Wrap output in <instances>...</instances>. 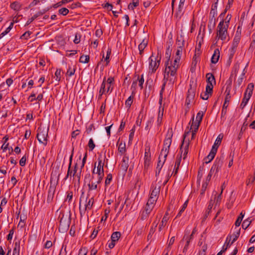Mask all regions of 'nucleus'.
<instances>
[{
  "mask_svg": "<svg viewBox=\"0 0 255 255\" xmlns=\"http://www.w3.org/2000/svg\"><path fill=\"white\" fill-rule=\"evenodd\" d=\"M228 25H224V20L222 19L217 26L216 39L225 40L228 35Z\"/></svg>",
  "mask_w": 255,
  "mask_h": 255,
  "instance_id": "nucleus-2",
  "label": "nucleus"
},
{
  "mask_svg": "<svg viewBox=\"0 0 255 255\" xmlns=\"http://www.w3.org/2000/svg\"><path fill=\"white\" fill-rule=\"evenodd\" d=\"M67 198L66 200L68 201L69 203H71L72 198H73V192L72 191H68L67 192Z\"/></svg>",
  "mask_w": 255,
  "mask_h": 255,
  "instance_id": "nucleus-55",
  "label": "nucleus"
},
{
  "mask_svg": "<svg viewBox=\"0 0 255 255\" xmlns=\"http://www.w3.org/2000/svg\"><path fill=\"white\" fill-rule=\"evenodd\" d=\"M161 107H159V111L158 113V118L157 120V125L160 126L162 120V117L163 115V108H162V112L160 111Z\"/></svg>",
  "mask_w": 255,
  "mask_h": 255,
  "instance_id": "nucleus-39",
  "label": "nucleus"
},
{
  "mask_svg": "<svg viewBox=\"0 0 255 255\" xmlns=\"http://www.w3.org/2000/svg\"><path fill=\"white\" fill-rule=\"evenodd\" d=\"M223 163V159L221 158H216L213 165L211 167L209 174H211L212 175L214 172L215 173L218 172L220 170Z\"/></svg>",
  "mask_w": 255,
  "mask_h": 255,
  "instance_id": "nucleus-11",
  "label": "nucleus"
},
{
  "mask_svg": "<svg viewBox=\"0 0 255 255\" xmlns=\"http://www.w3.org/2000/svg\"><path fill=\"white\" fill-rule=\"evenodd\" d=\"M220 57V51L219 49H216L214 50V54L211 58V62L216 64L218 62Z\"/></svg>",
  "mask_w": 255,
  "mask_h": 255,
  "instance_id": "nucleus-21",
  "label": "nucleus"
},
{
  "mask_svg": "<svg viewBox=\"0 0 255 255\" xmlns=\"http://www.w3.org/2000/svg\"><path fill=\"white\" fill-rule=\"evenodd\" d=\"M177 42H181V43L178 44V48L176 52V58H179L180 59L182 53L183 47L184 45V40L183 39V37L182 36H181L179 38L178 37L177 38Z\"/></svg>",
  "mask_w": 255,
  "mask_h": 255,
  "instance_id": "nucleus-12",
  "label": "nucleus"
},
{
  "mask_svg": "<svg viewBox=\"0 0 255 255\" xmlns=\"http://www.w3.org/2000/svg\"><path fill=\"white\" fill-rule=\"evenodd\" d=\"M59 13L63 15H66L69 12V9L65 7H62L59 9Z\"/></svg>",
  "mask_w": 255,
  "mask_h": 255,
  "instance_id": "nucleus-51",
  "label": "nucleus"
},
{
  "mask_svg": "<svg viewBox=\"0 0 255 255\" xmlns=\"http://www.w3.org/2000/svg\"><path fill=\"white\" fill-rule=\"evenodd\" d=\"M98 165L96 170V174H98L99 177V182H101L104 176V162H103L102 155H100L98 158Z\"/></svg>",
  "mask_w": 255,
  "mask_h": 255,
  "instance_id": "nucleus-8",
  "label": "nucleus"
},
{
  "mask_svg": "<svg viewBox=\"0 0 255 255\" xmlns=\"http://www.w3.org/2000/svg\"><path fill=\"white\" fill-rule=\"evenodd\" d=\"M235 229L236 230V231L231 236L233 238V239L231 242V244H233L234 242H235L238 239L240 235L241 228H238L236 227Z\"/></svg>",
  "mask_w": 255,
  "mask_h": 255,
  "instance_id": "nucleus-26",
  "label": "nucleus"
},
{
  "mask_svg": "<svg viewBox=\"0 0 255 255\" xmlns=\"http://www.w3.org/2000/svg\"><path fill=\"white\" fill-rule=\"evenodd\" d=\"M190 133V131L185 132L184 134V139H185V137L189 134ZM184 142V139H183L182 144L180 147V150H182V148H184V153H183V159H185L187 154L188 152V147H189V141H188L185 147H183V144Z\"/></svg>",
  "mask_w": 255,
  "mask_h": 255,
  "instance_id": "nucleus-15",
  "label": "nucleus"
},
{
  "mask_svg": "<svg viewBox=\"0 0 255 255\" xmlns=\"http://www.w3.org/2000/svg\"><path fill=\"white\" fill-rule=\"evenodd\" d=\"M167 156H164V155H161V153H160L159 157H158V161L157 163L156 169L158 170H161L163 165L164 164Z\"/></svg>",
  "mask_w": 255,
  "mask_h": 255,
  "instance_id": "nucleus-20",
  "label": "nucleus"
},
{
  "mask_svg": "<svg viewBox=\"0 0 255 255\" xmlns=\"http://www.w3.org/2000/svg\"><path fill=\"white\" fill-rule=\"evenodd\" d=\"M163 80H164V83L162 86V88H161V89L160 92V99H159V103L160 105L161 104L162 101L163 92L164 90V88H165L166 82L168 81V80H166V79H165V80H164V78H163Z\"/></svg>",
  "mask_w": 255,
  "mask_h": 255,
  "instance_id": "nucleus-42",
  "label": "nucleus"
},
{
  "mask_svg": "<svg viewBox=\"0 0 255 255\" xmlns=\"http://www.w3.org/2000/svg\"><path fill=\"white\" fill-rule=\"evenodd\" d=\"M138 0H132V2L128 4V8L129 9L133 10L134 7L138 5Z\"/></svg>",
  "mask_w": 255,
  "mask_h": 255,
  "instance_id": "nucleus-40",
  "label": "nucleus"
},
{
  "mask_svg": "<svg viewBox=\"0 0 255 255\" xmlns=\"http://www.w3.org/2000/svg\"><path fill=\"white\" fill-rule=\"evenodd\" d=\"M90 60V57L89 55H82L79 59V62L83 63H87L89 62Z\"/></svg>",
  "mask_w": 255,
  "mask_h": 255,
  "instance_id": "nucleus-43",
  "label": "nucleus"
},
{
  "mask_svg": "<svg viewBox=\"0 0 255 255\" xmlns=\"http://www.w3.org/2000/svg\"><path fill=\"white\" fill-rule=\"evenodd\" d=\"M84 192L82 191V194L80 196V201H79V211H80V214L81 217H82L83 215H85L86 212L87 210H91L92 208V206L94 204V198L92 197L91 199H90L88 201H87L88 197L86 198V203L85 205V207L83 209H81V202L82 199L84 198Z\"/></svg>",
  "mask_w": 255,
  "mask_h": 255,
  "instance_id": "nucleus-4",
  "label": "nucleus"
},
{
  "mask_svg": "<svg viewBox=\"0 0 255 255\" xmlns=\"http://www.w3.org/2000/svg\"><path fill=\"white\" fill-rule=\"evenodd\" d=\"M194 119L193 116L192 118V122L191 126V129L197 131L200 125V123L197 122H194Z\"/></svg>",
  "mask_w": 255,
  "mask_h": 255,
  "instance_id": "nucleus-38",
  "label": "nucleus"
},
{
  "mask_svg": "<svg viewBox=\"0 0 255 255\" xmlns=\"http://www.w3.org/2000/svg\"><path fill=\"white\" fill-rule=\"evenodd\" d=\"M252 223V220L250 218H248L247 219L244 221L242 224L243 228L246 229L250 226L251 223Z\"/></svg>",
  "mask_w": 255,
  "mask_h": 255,
  "instance_id": "nucleus-46",
  "label": "nucleus"
},
{
  "mask_svg": "<svg viewBox=\"0 0 255 255\" xmlns=\"http://www.w3.org/2000/svg\"><path fill=\"white\" fill-rule=\"evenodd\" d=\"M251 97H250V96L248 97L247 95V94H244V96L242 100V102L240 105V108L242 109H243L246 107V106L247 105V104L249 100L251 98Z\"/></svg>",
  "mask_w": 255,
  "mask_h": 255,
  "instance_id": "nucleus-33",
  "label": "nucleus"
},
{
  "mask_svg": "<svg viewBox=\"0 0 255 255\" xmlns=\"http://www.w3.org/2000/svg\"><path fill=\"white\" fill-rule=\"evenodd\" d=\"M121 236V233L120 232H115L112 234L111 240L116 242L119 240Z\"/></svg>",
  "mask_w": 255,
  "mask_h": 255,
  "instance_id": "nucleus-37",
  "label": "nucleus"
},
{
  "mask_svg": "<svg viewBox=\"0 0 255 255\" xmlns=\"http://www.w3.org/2000/svg\"><path fill=\"white\" fill-rule=\"evenodd\" d=\"M90 150H93L95 147V144L92 138H90L88 144Z\"/></svg>",
  "mask_w": 255,
  "mask_h": 255,
  "instance_id": "nucleus-56",
  "label": "nucleus"
},
{
  "mask_svg": "<svg viewBox=\"0 0 255 255\" xmlns=\"http://www.w3.org/2000/svg\"><path fill=\"white\" fill-rule=\"evenodd\" d=\"M55 75L56 77V80H57L58 82H59L61 79V70L57 69L55 73Z\"/></svg>",
  "mask_w": 255,
  "mask_h": 255,
  "instance_id": "nucleus-60",
  "label": "nucleus"
},
{
  "mask_svg": "<svg viewBox=\"0 0 255 255\" xmlns=\"http://www.w3.org/2000/svg\"><path fill=\"white\" fill-rule=\"evenodd\" d=\"M156 201H157L156 199H155L153 198H151L149 197V198L146 204H149V205L152 206V207H154V204Z\"/></svg>",
  "mask_w": 255,
  "mask_h": 255,
  "instance_id": "nucleus-61",
  "label": "nucleus"
},
{
  "mask_svg": "<svg viewBox=\"0 0 255 255\" xmlns=\"http://www.w3.org/2000/svg\"><path fill=\"white\" fill-rule=\"evenodd\" d=\"M112 178H113V176H112V174L110 173V174H108L107 178L106 179V180H105L106 186H107L110 184L111 181L112 180Z\"/></svg>",
  "mask_w": 255,
  "mask_h": 255,
  "instance_id": "nucleus-54",
  "label": "nucleus"
},
{
  "mask_svg": "<svg viewBox=\"0 0 255 255\" xmlns=\"http://www.w3.org/2000/svg\"><path fill=\"white\" fill-rule=\"evenodd\" d=\"M126 151V144L125 143H122V142L119 144L118 147V151L121 154H124Z\"/></svg>",
  "mask_w": 255,
  "mask_h": 255,
  "instance_id": "nucleus-45",
  "label": "nucleus"
},
{
  "mask_svg": "<svg viewBox=\"0 0 255 255\" xmlns=\"http://www.w3.org/2000/svg\"><path fill=\"white\" fill-rule=\"evenodd\" d=\"M51 7H47L46 8H44L43 9H42V10L41 11H39L38 12H37L35 14H34L31 18H29L26 22V24L25 25H29L30 23H31L34 20H35L36 18H37L38 16H40V15H43V14H44L45 12H46L47 11H48V10H50V9L51 8Z\"/></svg>",
  "mask_w": 255,
  "mask_h": 255,
  "instance_id": "nucleus-14",
  "label": "nucleus"
},
{
  "mask_svg": "<svg viewBox=\"0 0 255 255\" xmlns=\"http://www.w3.org/2000/svg\"><path fill=\"white\" fill-rule=\"evenodd\" d=\"M239 68H240V64L238 63L235 64L229 78H231L232 79L234 74L235 75V77H236L237 75V74L238 72Z\"/></svg>",
  "mask_w": 255,
  "mask_h": 255,
  "instance_id": "nucleus-35",
  "label": "nucleus"
},
{
  "mask_svg": "<svg viewBox=\"0 0 255 255\" xmlns=\"http://www.w3.org/2000/svg\"><path fill=\"white\" fill-rule=\"evenodd\" d=\"M236 48L231 47V48L229 49V59L228 61V63L229 65H230L231 63L232 62V60L234 57V55L236 51Z\"/></svg>",
  "mask_w": 255,
  "mask_h": 255,
  "instance_id": "nucleus-27",
  "label": "nucleus"
},
{
  "mask_svg": "<svg viewBox=\"0 0 255 255\" xmlns=\"http://www.w3.org/2000/svg\"><path fill=\"white\" fill-rule=\"evenodd\" d=\"M181 155H180L179 158H177L175 163V167H174V170L173 171L172 174H174V175H176L178 172V170L179 168V167L180 164L181 160Z\"/></svg>",
  "mask_w": 255,
  "mask_h": 255,
  "instance_id": "nucleus-30",
  "label": "nucleus"
},
{
  "mask_svg": "<svg viewBox=\"0 0 255 255\" xmlns=\"http://www.w3.org/2000/svg\"><path fill=\"white\" fill-rule=\"evenodd\" d=\"M59 217L60 220L59 230L62 233L65 232L68 230L71 223L70 215L65 216L63 214H62L60 215Z\"/></svg>",
  "mask_w": 255,
  "mask_h": 255,
  "instance_id": "nucleus-3",
  "label": "nucleus"
},
{
  "mask_svg": "<svg viewBox=\"0 0 255 255\" xmlns=\"http://www.w3.org/2000/svg\"><path fill=\"white\" fill-rule=\"evenodd\" d=\"M217 1H216L212 5L211 9L210 12L209 23L210 24L213 23V27H214L216 24V19L215 18V17L217 14Z\"/></svg>",
  "mask_w": 255,
  "mask_h": 255,
  "instance_id": "nucleus-9",
  "label": "nucleus"
},
{
  "mask_svg": "<svg viewBox=\"0 0 255 255\" xmlns=\"http://www.w3.org/2000/svg\"><path fill=\"white\" fill-rule=\"evenodd\" d=\"M147 41L143 39L142 41L138 45V50L139 51H143L147 46Z\"/></svg>",
  "mask_w": 255,
  "mask_h": 255,
  "instance_id": "nucleus-44",
  "label": "nucleus"
},
{
  "mask_svg": "<svg viewBox=\"0 0 255 255\" xmlns=\"http://www.w3.org/2000/svg\"><path fill=\"white\" fill-rule=\"evenodd\" d=\"M220 136H221V135H219L217 137V139H216V140L214 145H213V146L212 147V148L214 147V149H215V151H216V152L217 151V149H218V148L219 146L220 145V144L221 143V141H222V138H223V136L220 137Z\"/></svg>",
  "mask_w": 255,
  "mask_h": 255,
  "instance_id": "nucleus-34",
  "label": "nucleus"
},
{
  "mask_svg": "<svg viewBox=\"0 0 255 255\" xmlns=\"http://www.w3.org/2000/svg\"><path fill=\"white\" fill-rule=\"evenodd\" d=\"M32 32L29 31H26L25 33H24L21 36V39H27L29 38L30 35L31 34Z\"/></svg>",
  "mask_w": 255,
  "mask_h": 255,
  "instance_id": "nucleus-53",
  "label": "nucleus"
},
{
  "mask_svg": "<svg viewBox=\"0 0 255 255\" xmlns=\"http://www.w3.org/2000/svg\"><path fill=\"white\" fill-rule=\"evenodd\" d=\"M160 187H155L152 189L150 195V197L153 198L157 200L159 192H160Z\"/></svg>",
  "mask_w": 255,
  "mask_h": 255,
  "instance_id": "nucleus-22",
  "label": "nucleus"
},
{
  "mask_svg": "<svg viewBox=\"0 0 255 255\" xmlns=\"http://www.w3.org/2000/svg\"><path fill=\"white\" fill-rule=\"evenodd\" d=\"M172 133L169 134V136L168 137H166L164 140L163 147L161 149V151L160 152L161 155L167 156L169 150L170 146L172 142Z\"/></svg>",
  "mask_w": 255,
  "mask_h": 255,
  "instance_id": "nucleus-7",
  "label": "nucleus"
},
{
  "mask_svg": "<svg viewBox=\"0 0 255 255\" xmlns=\"http://www.w3.org/2000/svg\"><path fill=\"white\" fill-rule=\"evenodd\" d=\"M161 60V57L157 56L156 57L153 56V53L149 58V70L151 71V73H155L158 69Z\"/></svg>",
  "mask_w": 255,
  "mask_h": 255,
  "instance_id": "nucleus-5",
  "label": "nucleus"
},
{
  "mask_svg": "<svg viewBox=\"0 0 255 255\" xmlns=\"http://www.w3.org/2000/svg\"><path fill=\"white\" fill-rule=\"evenodd\" d=\"M73 152H74V148L72 150V154L69 158V166H68V171H67V174L65 178V180H66L68 178L69 176H71L72 172L71 171L70 168L71 167L72 157H73Z\"/></svg>",
  "mask_w": 255,
  "mask_h": 255,
  "instance_id": "nucleus-32",
  "label": "nucleus"
},
{
  "mask_svg": "<svg viewBox=\"0 0 255 255\" xmlns=\"http://www.w3.org/2000/svg\"><path fill=\"white\" fill-rule=\"evenodd\" d=\"M81 35L79 33H76L75 34V39L74 40V42L75 44H78L80 42Z\"/></svg>",
  "mask_w": 255,
  "mask_h": 255,
  "instance_id": "nucleus-62",
  "label": "nucleus"
},
{
  "mask_svg": "<svg viewBox=\"0 0 255 255\" xmlns=\"http://www.w3.org/2000/svg\"><path fill=\"white\" fill-rule=\"evenodd\" d=\"M200 52L197 53L196 52H195V54L193 57L191 67L190 68V70L192 72H193V71L195 70L197 63L200 60Z\"/></svg>",
  "mask_w": 255,
  "mask_h": 255,
  "instance_id": "nucleus-16",
  "label": "nucleus"
},
{
  "mask_svg": "<svg viewBox=\"0 0 255 255\" xmlns=\"http://www.w3.org/2000/svg\"><path fill=\"white\" fill-rule=\"evenodd\" d=\"M206 77L207 78V84H213L214 83V84L216 83V80L214 76L213 75V74L211 73H208L206 74Z\"/></svg>",
  "mask_w": 255,
  "mask_h": 255,
  "instance_id": "nucleus-25",
  "label": "nucleus"
},
{
  "mask_svg": "<svg viewBox=\"0 0 255 255\" xmlns=\"http://www.w3.org/2000/svg\"><path fill=\"white\" fill-rule=\"evenodd\" d=\"M88 251L86 248H83L79 250L78 255H86Z\"/></svg>",
  "mask_w": 255,
  "mask_h": 255,
  "instance_id": "nucleus-64",
  "label": "nucleus"
},
{
  "mask_svg": "<svg viewBox=\"0 0 255 255\" xmlns=\"http://www.w3.org/2000/svg\"><path fill=\"white\" fill-rule=\"evenodd\" d=\"M254 88V85L253 83H251L249 84L248 85V87L244 94H247V95L249 97H251L253 94V91Z\"/></svg>",
  "mask_w": 255,
  "mask_h": 255,
  "instance_id": "nucleus-28",
  "label": "nucleus"
},
{
  "mask_svg": "<svg viewBox=\"0 0 255 255\" xmlns=\"http://www.w3.org/2000/svg\"><path fill=\"white\" fill-rule=\"evenodd\" d=\"M187 204H188V200H187V201H186L185 202V203H184V204L182 206V208L180 209V210L178 212V213L177 215V216H176L175 218L179 217H180L181 216L182 213H183V212H184L185 209L186 208L187 206Z\"/></svg>",
  "mask_w": 255,
  "mask_h": 255,
  "instance_id": "nucleus-49",
  "label": "nucleus"
},
{
  "mask_svg": "<svg viewBox=\"0 0 255 255\" xmlns=\"http://www.w3.org/2000/svg\"><path fill=\"white\" fill-rule=\"evenodd\" d=\"M168 57V59L165 63L164 80L166 79V80H169L171 84H173L176 79L175 75L180 59L179 58H175L173 64L169 65L170 56Z\"/></svg>",
  "mask_w": 255,
  "mask_h": 255,
  "instance_id": "nucleus-1",
  "label": "nucleus"
},
{
  "mask_svg": "<svg viewBox=\"0 0 255 255\" xmlns=\"http://www.w3.org/2000/svg\"><path fill=\"white\" fill-rule=\"evenodd\" d=\"M183 8L184 5L179 4L177 10L175 14V16L178 20H179L181 18V16L183 15L184 13Z\"/></svg>",
  "mask_w": 255,
  "mask_h": 255,
  "instance_id": "nucleus-24",
  "label": "nucleus"
},
{
  "mask_svg": "<svg viewBox=\"0 0 255 255\" xmlns=\"http://www.w3.org/2000/svg\"><path fill=\"white\" fill-rule=\"evenodd\" d=\"M216 154V152L215 151V149H214V147L212 148L208 155L204 158L205 163L207 164L210 162L214 159Z\"/></svg>",
  "mask_w": 255,
  "mask_h": 255,
  "instance_id": "nucleus-19",
  "label": "nucleus"
},
{
  "mask_svg": "<svg viewBox=\"0 0 255 255\" xmlns=\"http://www.w3.org/2000/svg\"><path fill=\"white\" fill-rule=\"evenodd\" d=\"M129 158L128 156H124L121 165V168L124 172H126L128 167Z\"/></svg>",
  "mask_w": 255,
  "mask_h": 255,
  "instance_id": "nucleus-18",
  "label": "nucleus"
},
{
  "mask_svg": "<svg viewBox=\"0 0 255 255\" xmlns=\"http://www.w3.org/2000/svg\"><path fill=\"white\" fill-rule=\"evenodd\" d=\"M101 182H99V177L96 182L92 181L91 183H89L88 186L90 190H96L97 188L98 184L100 183Z\"/></svg>",
  "mask_w": 255,
  "mask_h": 255,
  "instance_id": "nucleus-36",
  "label": "nucleus"
},
{
  "mask_svg": "<svg viewBox=\"0 0 255 255\" xmlns=\"http://www.w3.org/2000/svg\"><path fill=\"white\" fill-rule=\"evenodd\" d=\"M75 71V68H72L71 67H69V69H68V70L67 71L66 74L69 76H71L73 75H74Z\"/></svg>",
  "mask_w": 255,
  "mask_h": 255,
  "instance_id": "nucleus-63",
  "label": "nucleus"
},
{
  "mask_svg": "<svg viewBox=\"0 0 255 255\" xmlns=\"http://www.w3.org/2000/svg\"><path fill=\"white\" fill-rule=\"evenodd\" d=\"M37 132L36 137L39 142L44 145H47L48 130L38 128Z\"/></svg>",
  "mask_w": 255,
  "mask_h": 255,
  "instance_id": "nucleus-6",
  "label": "nucleus"
},
{
  "mask_svg": "<svg viewBox=\"0 0 255 255\" xmlns=\"http://www.w3.org/2000/svg\"><path fill=\"white\" fill-rule=\"evenodd\" d=\"M195 95V88H192L190 85V88L189 89L186 99V104L187 105L190 104L191 101L193 100Z\"/></svg>",
  "mask_w": 255,
  "mask_h": 255,
  "instance_id": "nucleus-13",
  "label": "nucleus"
},
{
  "mask_svg": "<svg viewBox=\"0 0 255 255\" xmlns=\"http://www.w3.org/2000/svg\"><path fill=\"white\" fill-rule=\"evenodd\" d=\"M150 164V153L149 152V149L148 151H146L145 150V152L144 153V167L145 169H147L149 166Z\"/></svg>",
  "mask_w": 255,
  "mask_h": 255,
  "instance_id": "nucleus-17",
  "label": "nucleus"
},
{
  "mask_svg": "<svg viewBox=\"0 0 255 255\" xmlns=\"http://www.w3.org/2000/svg\"><path fill=\"white\" fill-rule=\"evenodd\" d=\"M207 249V245L205 244L202 246V250L199 251L198 255H206V251Z\"/></svg>",
  "mask_w": 255,
  "mask_h": 255,
  "instance_id": "nucleus-57",
  "label": "nucleus"
},
{
  "mask_svg": "<svg viewBox=\"0 0 255 255\" xmlns=\"http://www.w3.org/2000/svg\"><path fill=\"white\" fill-rule=\"evenodd\" d=\"M240 40H241L240 33H239L238 32V31H237V32L234 36V39H233L232 47L237 48L238 46V44L240 41Z\"/></svg>",
  "mask_w": 255,
  "mask_h": 255,
  "instance_id": "nucleus-23",
  "label": "nucleus"
},
{
  "mask_svg": "<svg viewBox=\"0 0 255 255\" xmlns=\"http://www.w3.org/2000/svg\"><path fill=\"white\" fill-rule=\"evenodd\" d=\"M133 96H129L126 101L125 105L127 107L130 108L133 102Z\"/></svg>",
  "mask_w": 255,
  "mask_h": 255,
  "instance_id": "nucleus-47",
  "label": "nucleus"
},
{
  "mask_svg": "<svg viewBox=\"0 0 255 255\" xmlns=\"http://www.w3.org/2000/svg\"><path fill=\"white\" fill-rule=\"evenodd\" d=\"M213 85L209 84H207L206 87V93H209L211 95L212 92H213Z\"/></svg>",
  "mask_w": 255,
  "mask_h": 255,
  "instance_id": "nucleus-52",
  "label": "nucleus"
},
{
  "mask_svg": "<svg viewBox=\"0 0 255 255\" xmlns=\"http://www.w3.org/2000/svg\"><path fill=\"white\" fill-rule=\"evenodd\" d=\"M10 7L15 11H18L21 8V4L18 1H14L10 4Z\"/></svg>",
  "mask_w": 255,
  "mask_h": 255,
  "instance_id": "nucleus-31",
  "label": "nucleus"
},
{
  "mask_svg": "<svg viewBox=\"0 0 255 255\" xmlns=\"http://www.w3.org/2000/svg\"><path fill=\"white\" fill-rule=\"evenodd\" d=\"M244 214H243V212H241L235 222V226L237 228H238V227L241 225V222L243 220V218H244Z\"/></svg>",
  "mask_w": 255,
  "mask_h": 255,
  "instance_id": "nucleus-41",
  "label": "nucleus"
},
{
  "mask_svg": "<svg viewBox=\"0 0 255 255\" xmlns=\"http://www.w3.org/2000/svg\"><path fill=\"white\" fill-rule=\"evenodd\" d=\"M27 156L26 155H24L22 157V158L20 159L19 161V164L21 166H24L25 165L26 163V160Z\"/></svg>",
  "mask_w": 255,
  "mask_h": 255,
  "instance_id": "nucleus-58",
  "label": "nucleus"
},
{
  "mask_svg": "<svg viewBox=\"0 0 255 255\" xmlns=\"http://www.w3.org/2000/svg\"><path fill=\"white\" fill-rule=\"evenodd\" d=\"M209 95H210V94L206 93V92L205 91L201 94L200 97L203 100H206L208 99V98L209 97Z\"/></svg>",
  "mask_w": 255,
  "mask_h": 255,
  "instance_id": "nucleus-59",
  "label": "nucleus"
},
{
  "mask_svg": "<svg viewBox=\"0 0 255 255\" xmlns=\"http://www.w3.org/2000/svg\"><path fill=\"white\" fill-rule=\"evenodd\" d=\"M56 187V184L53 183L52 179L50 180V184L48 192L47 202L50 203L53 200Z\"/></svg>",
  "mask_w": 255,
  "mask_h": 255,
  "instance_id": "nucleus-10",
  "label": "nucleus"
},
{
  "mask_svg": "<svg viewBox=\"0 0 255 255\" xmlns=\"http://www.w3.org/2000/svg\"><path fill=\"white\" fill-rule=\"evenodd\" d=\"M168 219L169 218L168 217H166V216H163L158 227L159 232H161L162 228L166 225Z\"/></svg>",
  "mask_w": 255,
  "mask_h": 255,
  "instance_id": "nucleus-29",
  "label": "nucleus"
},
{
  "mask_svg": "<svg viewBox=\"0 0 255 255\" xmlns=\"http://www.w3.org/2000/svg\"><path fill=\"white\" fill-rule=\"evenodd\" d=\"M26 220V217L23 215H22L20 217V221L18 223V227H20L21 228H22L25 226L24 221Z\"/></svg>",
  "mask_w": 255,
  "mask_h": 255,
  "instance_id": "nucleus-48",
  "label": "nucleus"
},
{
  "mask_svg": "<svg viewBox=\"0 0 255 255\" xmlns=\"http://www.w3.org/2000/svg\"><path fill=\"white\" fill-rule=\"evenodd\" d=\"M204 114V113L203 112H202V111L199 112L197 113V116H196V122L201 123V122H202Z\"/></svg>",
  "mask_w": 255,
  "mask_h": 255,
  "instance_id": "nucleus-50",
  "label": "nucleus"
}]
</instances>
